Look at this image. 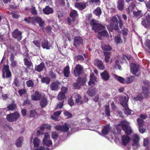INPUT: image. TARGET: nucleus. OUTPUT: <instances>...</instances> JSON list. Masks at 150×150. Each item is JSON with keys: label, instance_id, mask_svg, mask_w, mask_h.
<instances>
[{"label": "nucleus", "instance_id": "1", "mask_svg": "<svg viewBox=\"0 0 150 150\" xmlns=\"http://www.w3.org/2000/svg\"><path fill=\"white\" fill-rule=\"evenodd\" d=\"M6 112V108L0 109V131L1 135L12 130V128L10 125L6 123L3 122V116L5 115Z\"/></svg>", "mask_w": 150, "mask_h": 150}, {"label": "nucleus", "instance_id": "2", "mask_svg": "<svg viewBox=\"0 0 150 150\" xmlns=\"http://www.w3.org/2000/svg\"><path fill=\"white\" fill-rule=\"evenodd\" d=\"M119 127H121L126 134H130L132 133L131 128L129 126V123L126 120L122 121L120 123L117 125L116 126L117 133L120 134L121 129H119Z\"/></svg>", "mask_w": 150, "mask_h": 150}, {"label": "nucleus", "instance_id": "3", "mask_svg": "<svg viewBox=\"0 0 150 150\" xmlns=\"http://www.w3.org/2000/svg\"><path fill=\"white\" fill-rule=\"evenodd\" d=\"M33 143L34 150H48L47 147H45L44 146L40 145L41 140L37 138L33 139Z\"/></svg>", "mask_w": 150, "mask_h": 150}, {"label": "nucleus", "instance_id": "4", "mask_svg": "<svg viewBox=\"0 0 150 150\" xmlns=\"http://www.w3.org/2000/svg\"><path fill=\"white\" fill-rule=\"evenodd\" d=\"M24 20L29 23H33L36 22L39 24L40 26L42 27L44 25V22L42 20L41 18L38 17L34 18L30 17L28 18H25Z\"/></svg>", "mask_w": 150, "mask_h": 150}, {"label": "nucleus", "instance_id": "5", "mask_svg": "<svg viewBox=\"0 0 150 150\" xmlns=\"http://www.w3.org/2000/svg\"><path fill=\"white\" fill-rule=\"evenodd\" d=\"M70 127V126L67 123L63 124L62 125H58L54 127V128L56 130L64 132H68Z\"/></svg>", "mask_w": 150, "mask_h": 150}, {"label": "nucleus", "instance_id": "6", "mask_svg": "<svg viewBox=\"0 0 150 150\" xmlns=\"http://www.w3.org/2000/svg\"><path fill=\"white\" fill-rule=\"evenodd\" d=\"M92 27V29L95 32L101 30H103L105 29V27L100 23L98 21L94 20H92L91 22Z\"/></svg>", "mask_w": 150, "mask_h": 150}, {"label": "nucleus", "instance_id": "7", "mask_svg": "<svg viewBox=\"0 0 150 150\" xmlns=\"http://www.w3.org/2000/svg\"><path fill=\"white\" fill-rule=\"evenodd\" d=\"M149 94V92L147 88L146 87H143V91L140 94H139L137 96L134 98V99L140 101L142 100L144 97L146 98Z\"/></svg>", "mask_w": 150, "mask_h": 150}, {"label": "nucleus", "instance_id": "8", "mask_svg": "<svg viewBox=\"0 0 150 150\" xmlns=\"http://www.w3.org/2000/svg\"><path fill=\"white\" fill-rule=\"evenodd\" d=\"M2 71V76L3 78H9L11 76V74L9 70V66L8 65H4Z\"/></svg>", "mask_w": 150, "mask_h": 150}, {"label": "nucleus", "instance_id": "9", "mask_svg": "<svg viewBox=\"0 0 150 150\" xmlns=\"http://www.w3.org/2000/svg\"><path fill=\"white\" fill-rule=\"evenodd\" d=\"M42 141L43 145L46 146L47 147L50 146L52 145V143L50 140L49 133H46L44 134Z\"/></svg>", "mask_w": 150, "mask_h": 150}, {"label": "nucleus", "instance_id": "10", "mask_svg": "<svg viewBox=\"0 0 150 150\" xmlns=\"http://www.w3.org/2000/svg\"><path fill=\"white\" fill-rule=\"evenodd\" d=\"M132 140L133 142L132 146L134 149H136L139 146V136L137 134H134L132 137Z\"/></svg>", "mask_w": 150, "mask_h": 150}, {"label": "nucleus", "instance_id": "11", "mask_svg": "<svg viewBox=\"0 0 150 150\" xmlns=\"http://www.w3.org/2000/svg\"><path fill=\"white\" fill-rule=\"evenodd\" d=\"M19 115L18 112L8 115L6 116V119L9 122H12L16 120L19 117Z\"/></svg>", "mask_w": 150, "mask_h": 150}, {"label": "nucleus", "instance_id": "12", "mask_svg": "<svg viewBox=\"0 0 150 150\" xmlns=\"http://www.w3.org/2000/svg\"><path fill=\"white\" fill-rule=\"evenodd\" d=\"M130 69L131 73L135 75H138L139 71V67L138 65L134 63H132L130 65Z\"/></svg>", "mask_w": 150, "mask_h": 150}, {"label": "nucleus", "instance_id": "13", "mask_svg": "<svg viewBox=\"0 0 150 150\" xmlns=\"http://www.w3.org/2000/svg\"><path fill=\"white\" fill-rule=\"evenodd\" d=\"M110 25L112 28L115 30H117L118 29L117 19L116 17H113L110 20Z\"/></svg>", "mask_w": 150, "mask_h": 150}, {"label": "nucleus", "instance_id": "14", "mask_svg": "<svg viewBox=\"0 0 150 150\" xmlns=\"http://www.w3.org/2000/svg\"><path fill=\"white\" fill-rule=\"evenodd\" d=\"M77 82L74 83V86L75 88H79L81 85H83L86 82L85 79H82L78 77L77 80Z\"/></svg>", "mask_w": 150, "mask_h": 150}, {"label": "nucleus", "instance_id": "15", "mask_svg": "<svg viewBox=\"0 0 150 150\" xmlns=\"http://www.w3.org/2000/svg\"><path fill=\"white\" fill-rule=\"evenodd\" d=\"M128 99V96H122L120 97L119 100L120 104L123 107L126 106L127 105Z\"/></svg>", "mask_w": 150, "mask_h": 150}, {"label": "nucleus", "instance_id": "16", "mask_svg": "<svg viewBox=\"0 0 150 150\" xmlns=\"http://www.w3.org/2000/svg\"><path fill=\"white\" fill-rule=\"evenodd\" d=\"M72 98H74L76 103L78 105L81 104L83 103V101L82 100L81 97L77 93H74L72 97Z\"/></svg>", "mask_w": 150, "mask_h": 150}, {"label": "nucleus", "instance_id": "17", "mask_svg": "<svg viewBox=\"0 0 150 150\" xmlns=\"http://www.w3.org/2000/svg\"><path fill=\"white\" fill-rule=\"evenodd\" d=\"M142 24L145 28L150 26V15H146L145 19L142 21Z\"/></svg>", "mask_w": 150, "mask_h": 150}, {"label": "nucleus", "instance_id": "18", "mask_svg": "<svg viewBox=\"0 0 150 150\" xmlns=\"http://www.w3.org/2000/svg\"><path fill=\"white\" fill-rule=\"evenodd\" d=\"M22 33L18 29H15L12 33V36L15 38H16L18 40H20L22 38Z\"/></svg>", "mask_w": 150, "mask_h": 150}, {"label": "nucleus", "instance_id": "19", "mask_svg": "<svg viewBox=\"0 0 150 150\" xmlns=\"http://www.w3.org/2000/svg\"><path fill=\"white\" fill-rule=\"evenodd\" d=\"M83 42V40L80 37L78 36L74 37V45L76 47H77L81 45Z\"/></svg>", "mask_w": 150, "mask_h": 150}, {"label": "nucleus", "instance_id": "20", "mask_svg": "<svg viewBox=\"0 0 150 150\" xmlns=\"http://www.w3.org/2000/svg\"><path fill=\"white\" fill-rule=\"evenodd\" d=\"M60 82L56 81L52 83L50 87V89L52 91H57L59 89L61 85Z\"/></svg>", "mask_w": 150, "mask_h": 150}, {"label": "nucleus", "instance_id": "21", "mask_svg": "<svg viewBox=\"0 0 150 150\" xmlns=\"http://www.w3.org/2000/svg\"><path fill=\"white\" fill-rule=\"evenodd\" d=\"M94 64L100 70H103L105 69L103 62L101 60L95 59L94 61Z\"/></svg>", "mask_w": 150, "mask_h": 150}, {"label": "nucleus", "instance_id": "22", "mask_svg": "<svg viewBox=\"0 0 150 150\" xmlns=\"http://www.w3.org/2000/svg\"><path fill=\"white\" fill-rule=\"evenodd\" d=\"M83 69V67L81 65L79 64L76 65L74 71L75 76H77L80 75L82 72Z\"/></svg>", "mask_w": 150, "mask_h": 150}, {"label": "nucleus", "instance_id": "23", "mask_svg": "<svg viewBox=\"0 0 150 150\" xmlns=\"http://www.w3.org/2000/svg\"><path fill=\"white\" fill-rule=\"evenodd\" d=\"M41 46L43 49L47 50H49L52 46V45L49 43L48 41L46 40H44L42 41Z\"/></svg>", "mask_w": 150, "mask_h": 150}, {"label": "nucleus", "instance_id": "24", "mask_svg": "<svg viewBox=\"0 0 150 150\" xmlns=\"http://www.w3.org/2000/svg\"><path fill=\"white\" fill-rule=\"evenodd\" d=\"M90 81L88 84L89 86L94 85L96 81V77L95 76L93 73H92L90 75Z\"/></svg>", "mask_w": 150, "mask_h": 150}, {"label": "nucleus", "instance_id": "25", "mask_svg": "<svg viewBox=\"0 0 150 150\" xmlns=\"http://www.w3.org/2000/svg\"><path fill=\"white\" fill-rule=\"evenodd\" d=\"M122 144L126 146L130 141L129 137L127 135H123L122 137Z\"/></svg>", "mask_w": 150, "mask_h": 150}, {"label": "nucleus", "instance_id": "26", "mask_svg": "<svg viewBox=\"0 0 150 150\" xmlns=\"http://www.w3.org/2000/svg\"><path fill=\"white\" fill-rule=\"evenodd\" d=\"M125 6V2L124 0H118L117 2V8L120 11H122Z\"/></svg>", "mask_w": 150, "mask_h": 150}, {"label": "nucleus", "instance_id": "27", "mask_svg": "<svg viewBox=\"0 0 150 150\" xmlns=\"http://www.w3.org/2000/svg\"><path fill=\"white\" fill-rule=\"evenodd\" d=\"M102 79L105 81L108 80L110 78L109 73L107 70H105L100 74Z\"/></svg>", "mask_w": 150, "mask_h": 150}, {"label": "nucleus", "instance_id": "28", "mask_svg": "<svg viewBox=\"0 0 150 150\" xmlns=\"http://www.w3.org/2000/svg\"><path fill=\"white\" fill-rule=\"evenodd\" d=\"M43 11L45 14L48 15L52 13L53 12L54 10L52 8L47 6L43 9Z\"/></svg>", "mask_w": 150, "mask_h": 150}, {"label": "nucleus", "instance_id": "29", "mask_svg": "<svg viewBox=\"0 0 150 150\" xmlns=\"http://www.w3.org/2000/svg\"><path fill=\"white\" fill-rule=\"evenodd\" d=\"M41 97L40 94L37 91L35 92L34 94L31 96V99L33 100H38Z\"/></svg>", "mask_w": 150, "mask_h": 150}, {"label": "nucleus", "instance_id": "30", "mask_svg": "<svg viewBox=\"0 0 150 150\" xmlns=\"http://www.w3.org/2000/svg\"><path fill=\"white\" fill-rule=\"evenodd\" d=\"M75 6L76 7L78 8L80 10L84 9L86 7V4L84 3H76L75 4Z\"/></svg>", "mask_w": 150, "mask_h": 150}, {"label": "nucleus", "instance_id": "31", "mask_svg": "<svg viewBox=\"0 0 150 150\" xmlns=\"http://www.w3.org/2000/svg\"><path fill=\"white\" fill-rule=\"evenodd\" d=\"M135 79V77L132 76H130L125 79V84H128L132 83Z\"/></svg>", "mask_w": 150, "mask_h": 150}, {"label": "nucleus", "instance_id": "32", "mask_svg": "<svg viewBox=\"0 0 150 150\" xmlns=\"http://www.w3.org/2000/svg\"><path fill=\"white\" fill-rule=\"evenodd\" d=\"M110 129V128L109 125H108L105 126L102 130V133L105 135L107 134L109 132Z\"/></svg>", "mask_w": 150, "mask_h": 150}, {"label": "nucleus", "instance_id": "33", "mask_svg": "<svg viewBox=\"0 0 150 150\" xmlns=\"http://www.w3.org/2000/svg\"><path fill=\"white\" fill-rule=\"evenodd\" d=\"M45 67V66L43 63H41L40 64L36 66L35 70L38 72L41 71Z\"/></svg>", "mask_w": 150, "mask_h": 150}, {"label": "nucleus", "instance_id": "34", "mask_svg": "<svg viewBox=\"0 0 150 150\" xmlns=\"http://www.w3.org/2000/svg\"><path fill=\"white\" fill-rule=\"evenodd\" d=\"M47 101L46 98H44L42 99L40 101V105L41 107L43 108L45 107L47 104Z\"/></svg>", "mask_w": 150, "mask_h": 150}, {"label": "nucleus", "instance_id": "35", "mask_svg": "<svg viewBox=\"0 0 150 150\" xmlns=\"http://www.w3.org/2000/svg\"><path fill=\"white\" fill-rule=\"evenodd\" d=\"M134 16L135 18H140L142 16V14L140 10L137 11H134L133 12Z\"/></svg>", "mask_w": 150, "mask_h": 150}, {"label": "nucleus", "instance_id": "36", "mask_svg": "<svg viewBox=\"0 0 150 150\" xmlns=\"http://www.w3.org/2000/svg\"><path fill=\"white\" fill-rule=\"evenodd\" d=\"M78 15L77 11L75 10L71 11L70 14V16L72 18L73 21L75 20V18L78 16Z\"/></svg>", "mask_w": 150, "mask_h": 150}, {"label": "nucleus", "instance_id": "37", "mask_svg": "<svg viewBox=\"0 0 150 150\" xmlns=\"http://www.w3.org/2000/svg\"><path fill=\"white\" fill-rule=\"evenodd\" d=\"M114 77L115 79L118 80L120 82L122 83L125 84V79L124 78L115 74L114 75Z\"/></svg>", "mask_w": 150, "mask_h": 150}, {"label": "nucleus", "instance_id": "38", "mask_svg": "<svg viewBox=\"0 0 150 150\" xmlns=\"http://www.w3.org/2000/svg\"><path fill=\"white\" fill-rule=\"evenodd\" d=\"M96 92V89H89L87 92L88 95L90 96H93L95 95Z\"/></svg>", "mask_w": 150, "mask_h": 150}, {"label": "nucleus", "instance_id": "39", "mask_svg": "<svg viewBox=\"0 0 150 150\" xmlns=\"http://www.w3.org/2000/svg\"><path fill=\"white\" fill-rule=\"evenodd\" d=\"M104 54L105 56V61L106 63H108L109 62V59L110 58V52H104Z\"/></svg>", "mask_w": 150, "mask_h": 150}, {"label": "nucleus", "instance_id": "40", "mask_svg": "<svg viewBox=\"0 0 150 150\" xmlns=\"http://www.w3.org/2000/svg\"><path fill=\"white\" fill-rule=\"evenodd\" d=\"M115 42L117 44L122 43L123 42L122 39L121 38L120 35H118L115 37Z\"/></svg>", "mask_w": 150, "mask_h": 150}, {"label": "nucleus", "instance_id": "41", "mask_svg": "<svg viewBox=\"0 0 150 150\" xmlns=\"http://www.w3.org/2000/svg\"><path fill=\"white\" fill-rule=\"evenodd\" d=\"M23 140V137H20L18 139L16 143V145L17 147H20L21 146Z\"/></svg>", "mask_w": 150, "mask_h": 150}, {"label": "nucleus", "instance_id": "42", "mask_svg": "<svg viewBox=\"0 0 150 150\" xmlns=\"http://www.w3.org/2000/svg\"><path fill=\"white\" fill-rule=\"evenodd\" d=\"M70 74L69 68V67H66L64 70V74L65 77H68Z\"/></svg>", "mask_w": 150, "mask_h": 150}, {"label": "nucleus", "instance_id": "43", "mask_svg": "<svg viewBox=\"0 0 150 150\" xmlns=\"http://www.w3.org/2000/svg\"><path fill=\"white\" fill-rule=\"evenodd\" d=\"M101 11L100 8L99 7H98L96 9H95L93 11L94 14L98 16H100V15L101 14Z\"/></svg>", "mask_w": 150, "mask_h": 150}, {"label": "nucleus", "instance_id": "44", "mask_svg": "<svg viewBox=\"0 0 150 150\" xmlns=\"http://www.w3.org/2000/svg\"><path fill=\"white\" fill-rule=\"evenodd\" d=\"M51 137L55 141L59 137L58 134L55 131L52 132L51 133Z\"/></svg>", "mask_w": 150, "mask_h": 150}, {"label": "nucleus", "instance_id": "45", "mask_svg": "<svg viewBox=\"0 0 150 150\" xmlns=\"http://www.w3.org/2000/svg\"><path fill=\"white\" fill-rule=\"evenodd\" d=\"M16 105L14 103L9 104L7 106V108L9 110H13L16 108Z\"/></svg>", "mask_w": 150, "mask_h": 150}, {"label": "nucleus", "instance_id": "46", "mask_svg": "<svg viewBox=\"0 0 150 150\" xmlns=\"http://www.w3.org/2000/svg\"><path fill=\"white\" fill-rule=\"evenodd\" d=\"M41 81L43 83H45L46 84H48L50 83V79L49 78L45 77L42 79Z\"/></svg>", "mask_w": 150, "mask_h": 150}, {"label": "nucleus", "instance_id": "47", "mask_svg": "<svg viewBox=\"0 0 150 150\" xmlns=\"http://www.w3.org/2000/svg\"><path fill=\"white\" fill-rule=\"evenodd\" d=\"M124 108V112L126 115H130L131 114L132 111L128 107L127 105Z\"/></svg>", "mask_w": 150, "mask_h": 150}, {"label": "nucleus", "instance_id": "48", "mask_svg": "<svg viewBox=\"0 0 150 150\" xmlns=\"http://www.w3.org/2000/svg\"><path fill=\"white\" fill-rule=\"evenodd\" d=\"M102 48L105 51H110L112 50L111 47L108 45H103L102 46Z\"/></svg>", "mask_w": 150, "mask_h": 150}, {"label": "nucleus", "instance_id": "49", "mask_svg": "<svg viewBox=\"0 0 150 150\" xmlns=\"http://www.w3.org/2000/svg\"><path fill=\"white\" fill-rule=\"evenodd\" d=\"M33 42L37 47L40 48L41 45V41L40 40H35Z\"/></svg>", "mask_w": 150, "mask_h": 150}, {"label": "nucleus", "instance_id": "50", "mask_svg": "<svg viewBox=\"0 0 150 150\" xmlns=\"http://www.w3.org/2000/svg\"><path fill=\"white\" fill-rule=\"evenodd\" d=\"M65 94L61 92H60L59 93L57 98L59 100H62L64 99L65 97Z\"/></svg>", "mask_w": 150, "mask_h": 150}, {"label": "nucleus", "instance_id": "51", "mask_svg": "<svg viewBox=\"0 0 150 150\" xmlns=\"http://www.w3.org/2000/svg\"><path fill=\"white\" fill-rule=\"evenodd\" d=\"M24 62L25 65L27 66V68L30 67L31 63L29 60L27 59H24Z\"/></svg>", "mask_w": 150, "mask_h": 150}, {"label": "nucleus", "instance_id": "52", "mask_svg": "<svg viewBox=\"0 0 150 150\" xmlns=\"http://www.w3.org/2000/svg\"><path fill=\"white\" fill-rule=\"evenodd\" d=\"M105 113L108 116L110 115V112L109 110V106L108 105H106L105 106Z\"/></svg>", "mask_w": 150, "mask_h": 150}, {"label": "nucleus", "instance_id": "53", "mask_svg": "<svg viewBox=\"0 0 150 150\" xmlns=\"http://www.w3.org/2000/svg\"><path fill=\"white\" fill-rule=\"evenodd\" d=\"M27 86L28 87H32L33 86V83L31 80H29L26 82Z\"/></svg>", "mask_w": 150, "mask_h": 150}, {"label": "nucleus", "instance_id": "54", "mask_svg": "<svg viewBox=\"0 0 150 150\" xmlns=\"http://www.w3.org/2000/svg\"><path fill=\"white\" fill-rule=\"evenodd\" d=\"M137 121L139 127H142L144 122V121L143 120L140 118H138L137 120Z\"/></svg>", "mask_w": 150, "mask_h": 150}, {"label": "nucleus", "instance_id": "55", "mask_svg": "<svg viewBox=\"0 0 150 150\" xmlns=\"http://www.w3.org/2000/svg\"><path fill=\"white\" fill-rule=\"evenodd\" d=\"M98 32L99 35L102 36H107L108 35V33L106 30Z\"/></svg>", "mask_w": 150, "mask_h": 150}, {"label": "nucleus", "instance_id": "56", "mask_svg": "<svg viewBox=\"0 0 150 150\" xmlns=\"http://www.w3.org/2000/svg\"><path fill=\"white\" fill-rule=\"evenodd\" d=\"M49 74L52 79H54L56 78V75L54 73H53L52 71H50L49 72Z\"/></svg>", "mask_w": 150, "mask_h": 150}, {"label": "nucleus", "instance_id": "57", "mask_svg": "<svg viewBox=\"0 0 150 150\" xmlns=\"http://www.w3.org/2000/svg\"><path fill=\"white\" fill-rule=\"evenodd\" d=\"M119 61L118 60H116L115 61V67L116 69H118L120 70H121L122 68L121 66L118 64Z\"/></svg>", "mask_w": 150, "mask_h": 150}, {"label": "nucleus", "instance_id": "58", "mask_svg": "<svg viewBox=\"0 0 150 150\" xmlns=\"http://www.w3.org/2000/svg\"><path fill=\"white\" fill-rule=\"evenodd\" d=\"M11 65L13 67H14L16 65L17 63L14 60L13 57H11Z\"/></svg>", "mask_w": 150, "mask_h": 150}, {"label": "nucleus", "instance_id": "59", "mask_svg": "<svg viewBox=\"0 0 150 150\" xmlns=\"http://www.w3.org/2000/svg\"><path fill=\"white\" fill-rule=\"evenodd\" d=\"M135 6V4L134 3H132L128 7L129 11H132Z\"/></svg>", "mask_w": 150, "mask_h": 150}, {"label": "nucleus", "instance_id": "60", "mask_svg": "<svg viewBox=\"0 0 150 150\" xmlns=\"http://www.w3.org/2000/svg\"><path fill=\"white\" fill-rule=\"evenodd\" d=\"M64 115L66 116L67 118H69L72 117V115L71 114L67 111H65L64 112Z\"/></svg>", "mask_w": 150, "mask_h": 150}, {"label": "nucleus", "instance_id": "61", "mask_svg": "<svg viewBox=\"0 0 150 150\" xmlns=\"http://www.w3.org/2000/svg\"><path fill=\"white\" fill-rule=\"evenodd\" d=\"M146 6L148 10L150 11V0L146 1L145 2Z\"/></svg>", "mask_w": 150, "mask_h": 150}, {"label": "nucleus", "instance_id": "62", "mask_svg": "<svg viewBox=\"0 0 150 150\" xmlns=\"http://www.w3.org/2000/svg\"><path fill=\"white\" fill-rule=\"evenodd\" d=\"M61 92L64 93V94L67 91V88L65 87H63L61 88Z\"/></svg>", "mask_w": 150, "mask_h": 150}, {"label": "nucleus", "instance_id": "63", "mask_svg": "<svg viewBox=\"0 0 150 150\" xmlns=\"http://www.w3.org/2000/svg\"><path fill=\"white\" fill-rule=\"evenodd\" d=\"M26 91L25 89H21L20 90L18 91V93L20 96H22L23 94L25 93Z\"/></svg>", "mask_w": 150, "mask_h": 150}, {"label": "nucleus", "instance_id": "64", "mask_svg": "<svg viewBox=\"0 0 150 150\" xmlns=\"http://www.w3.org/2000/svg\"><path fill=\"white\" fill-rule=\"evenodd\" d=\"M145 45L149 48H150V40H147L145 42Z\"/></svg>", "mask_w": 150, "mask_h": 150}]
</instances>
